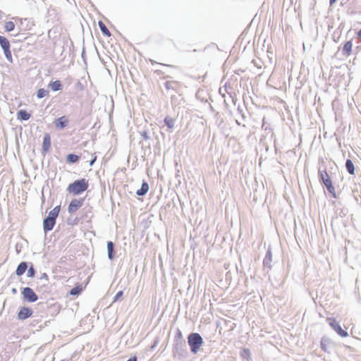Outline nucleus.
<instances>
[{"instance_id":"f257e3e1","label":"nucleus","mask_w":361,"mask_h":361,"mask_svg":"<svg viewBox=\"0 0 361 361\" xmlns=\"http://www.w3.org/2000/svg\"><path fill=\"white\" fill-rule=\"evenodd\" d=\"M88 187V180L85 178H81L69 184L67 190L70 194L78 195L87 190Z\"/></svg>"},{"instance_id":"f03ea898","label":"nucleus","mask_w":361,"mask_h":361,"mask_svg":"<svg viewBox=\"0 0 361 361\" xmlns=\"http://www.w3.org/2000/svg\"><path fill=\"white\" fill-rule=\"evenodd\" d=\"M188 339L191 351L196 354L203 343L202 338L199 334L192 333L188 336Z\"/></svg>"},{"instance_id":"7ed1b4c3","label":"nucleus","mask_w":361,"mask_h":361,"mask_svg":"<svg viewBox=\"0 0 361 361\" xmlns=\"http://www.w3.org/2000/svg\"><path fill=\"white\" fill-rule=\"evenodd\" d=\"M319 176H320V178L322 179L323 183L326 187L328 191L330 193H332V194H334V195H335L334 187L332 185L331 180L328 173L326 172V171L320 172Z\"/></svg>"},{"instance_id":"20e7f679","label":"nucleus","mask_w":361,"mask_h":361,"mask_svg":"<svg viewBox=\"0 0 361 361\" xmlns=\"http://www.w3.org/2000/svg\"><path fill=\"white\" fill-rule=\"evenodd\" d=\"M22 295L26 301L34 302L38 300V297L31 288L25 287L22 290Z\"/></svg>"},{"instance_id":"39448f33","label":"nucleus","mask_w":361,"mask_h":361,"mask_svg":"<svg viewBox=\"0 0 361 361\" xmlns=\"http://www.w3.org/2000/svg\"><path fill=\"white\" fill-rule=\"evenodd\" d=\"M32 314L33 311L32 308L28 307H22L18 313V318L20 320H25L30 317Z\"/></svg>"},{"instance_id":"423d86ee","label":"nucleus","mask_w":361,"mask_h":361,"mask_svg":"<svg viewBox=\"0 0 361 361\" xmlns=\"http://www.w3.org/2000/svg\"><path fill=\"white\" fill-rule=\"evenodd\" d=\"M83 204V199H74L68 205V212L75 213Z\"/></svg>"},{"instance_id":"0eeeda50","label":"nucleus","mask_w":361,"mask_h":361,"mask_svg":"<svg viewBox=\"0 0 361 361\" xmlns=\"http://www.w3.org/2000/svg\"><path fill=\"white\" fill-rule=\"evenodd\" d=\"M56 128L62 129L66 127L68 124V119L66 116H61L56 119L54 122Z\"/></svg>"},{"instance_id":"6e6552de","label":"nucleus","mask_w":361,"mask_h":361,"mask_svg":"<svg viewBox=\"0 0 361 361\" xmlns=\"http://www.w3.org/2000/svg\"><path fill=\"white\" fill-rule=\"evenodd\" d=\"M55 224H56L55 220H54L51 218L47 217L44 220V222H43V226H44V231L47 232V231L52 230Z\"/></svg>"},{"instance_id":"1a4fd4ad","label":"nucleus","mask_w":361,"mask_h":361,"mask_svg":"<svg viewBox=\"0 0 361 361\" xmlns=\"http://www.w3.org/2000/svg\"><path fill=\"white\" fill-rule=\"evenodd\" d=\"M352 48H353L352 42L351 41L346 42L343 44V49H342L343 54L345 55V56H349L351 54Z\"/></svg>"},{"instance_id":"9d476101","label":"nucleus","mask_w":361,"mask_h":361,"mask_svg":"<svg viewBox=\"0 0 361 361\" xmlns=\"http://www.w3.org/2000/svg\"><path fill=\"white\" fill-rule=\"evenodd\" d=\"M51 147V137L49 134H45L44 136L43 143H42V149L47 152L49 150Z\"/></svg>"},{"instance_id":"9b49d317","label":"nucleus","mask_w":361,"mask_h":361,"mask_svg":"<svg viewBox=\"0 0 361 361\" xmlns=\"http://www.w3.org/2000/svg\"><path fill=\"white\" fill-rule=\"evenodd\" d=\"M18 119L21 121H27L30 118L31 115L25 110H20L17 114Z\"/></svg>"},{"instance_id":"f8f14e48","label":"nucleus","mask_w":361,"mask_h":361,"mask_svg":"<svg viewBox=\"0 0 361 361\" xmlns=\"http://www.w3.org/2000/svg\"><path fill=\"white\" fill-rule=\"evenodd\" d=\"M148 190H149L148 183L146 182H143L142 183L140 189L137 190L136 194L140 196L144 195L148 192Z\"/></svg>"},{"instance_id":"ddd939ff","label":"nucleus","mask_w":361,"mask_h":361,"mask_svg":"<svg viewBox=\"0 0 361 361\" xmlns=\"http://www.w3.org/2000/svg\"><path fill=\"white\" fill-rule=\"evenodd\" d=\"M27 268V263L25 262H21L16 269V274L18 276L23 275Z\"/></svg>"},{"instance_id":"4468645a","label":"nucleus","mask_w":361,"mask_h":361,"mask_svg":"<svg viewBox=\"0 0 361 361\" xmlns=\"http://www.w3.org/2000/svg\"><path fill=\"white\" fill-rule=\"evenodd\" d=\"M98 25L104 35L106 37H110L111 35L110 31L102 21H99Z\"/></svg>"},{"instance_id":"2eb2a0df","label":"nucleus","mask_w":361,"mask_h":361,"mask_svg":"<svg viewBox=\"0 0 361 361\" xmlns=\"http://www.w3.org/2000/svg\"><path fill=\"white\" fill-rule=\"evenodd\" d=\"M0 45L2 48V49H8L11 47L10 42L8 39L0 35Z\"/></svg>"},{"instance_id":"dca6fc26","label":"nucleus","mask_w":361,"mask_h":361,"mask_svg":"<svg viewBox=\"0 0 361 361\" xmlns=\"http://www.w3.org/2000/svg\"><path fill=\"white\" fill-rule=\"evenodd\" d=\"M59 212L60 206H56L51 211H50L48 217L56 221V219L59 216Z\"/></svg>"},{"instance_id":"f3484780","label":"nucleus","mask_w":361,"mask_h":361,"mask_svg":"<svg viewBox=\"0 0 361 361\" xmlns=\"http://www.w3.org/2000/svg\"><path fill=\"white\" fill-rule=\"evenodd\" d=\"M346 169L348 171V173L351 175H353L355 173V166L353 163L350 159H347L345 163Z\"/></svg>"},{"instance_id":"a211bd4d","label":"nucleus","mask_w":361,"mask_h":361,"mask_svg":"<svg viewBox=\"0 0 361 361\" xmlns=\"http://www.w3.org/2000/svg\"><path fill=\"white\" fill-rule=\"evenodd\" d=\"M83 288L82 285L79 284L70 290V294L72 295H79L82 291Z\"/></svg>"},{"instance_id":"6ab92c4d","label":"nucleus","mask_w":361,"mask_h":361,"mask_svg":"<svg viewBox=\"0 0 361 361\" xmlns=\"http://www.w3.org/2000/svg\"><path fill=\"white\" fill-rule=\"evenodd\" d=\"M49 85L51 88V90L54 91L60 90H61V87H62L61 81H59V80H56V81L51 82L49 83Z\"/></svg>"},{"instance_id":"aec40b11","label":"nucleus","mask_w":361,"mask_h":361,"mask_svg":"<svg viewBox=\"0 0 361 361\" xmlns=\"http://www.w3.org/2000/svg\"><path fill=\"white\" fill-rule=\"evenodd\" d=\"M15 29V23L13 21H7L4 24V30L6 32H11Z\"/></svg>"},{"instance_id":"412c9836","label":"nucleus","mask_w":361,"mask_h":361,"mask_svg":"<svg viewBox=\"0 0 361 361\" xmlns=\"http://www.w3.org/2000/svg\"><path fill=\"white\" fill-rule=\"evenodd\" d=\"M334 330L341 337L348 336V332L343 330L340 325L334 329Z\"/></svg>"},{"instance_id":"4be33fe9","label":"nucleus","mask_w":361,"mask_h":361,"mask_svg":"<svg viewBox=\"0 0 361 361\" xmlns=\"http://www.w3.org/2000/svg\"><path fill=\"white\" fill-rule=\"evenodd\" d=\"M174 119L170 116H166L165 118H164V123L167 126V127L169 128H173L174 126Z\"/></svg>"},{"instance_id":"5701e85b","label":"nucleus","mask_w":361,"mask_h":361,"mask_svg":"<svg viewBox=\"0 0 361 361\" xmlns=\"http://www.w3.org/2000/svg\"><path fill=\"white\" fill-rule=\"evenodd\" d=\"M66 159L69 163H75L79 160V157L76 154H70L67 156Z\"/></svg>"},{"instance_id":"b1692460","label":"nucleus","mask_w":361,"mask_h":361,"mask_svg":"<svg viewBox=\"0 0 361 361\" xmlns=\"http://www.w3.org/2000/svg\"><path fill=\"white\" fill-rule=\"evenodd\" d=\"M327 321H328V323L331 326V327L334 329H335L336 326H338V325H340L336 319L335 318H333V317H330V318H328L327 319Z\"/></svg>"},{"instance_id":"393cba45","label":"nucleus","mask_w":361,"mask_h":361,"mask_svg":"<svg viewBox=\"0 0 361 361\" xmlns=\"http://www.w3.org/2000/svg\"><path fill=\"white\" fill-rule=\"evenodd\" d=\"M48 93H49V92L47 90H45L44 88H41L37 91V97L39 99H41V98L44 97L45 96H47L48 94Z\"/></svg>"},{"instance_id":"a878e982","label":"nucleus","mask_w":361,"mask_h":361,"mask_svg":"<svg viewBox=\"0 0 361 361\" xmlns=\"http://www.w3.org/2000/svg\"><path fill=\"white\" fill-rule=\"evenodd\" d=\"M4 52L6 58L8 59V61L11 62L13 60V58H12V54H11L10 48L4 49Z\"/></svg>"},{"instance_id":"bb28decb","label":"nucleus","mask_w":361,"mask_h":361,"mask_svg":"<svg viewBox=\"0 0 361 361\" xmlns=\"http://www.w3.org/2000/svg\"><path fill=\"white\" fill-rule=\"evenodd\" d=\"M321 348L324 351L327 350V340L322 339L321 341Z\"/></svg>"},{"instance_id":"cd10ccee","label":"nucleus","mask_w":361,"mask_h":361,"mask_svg":"<svg viewBox=\"0 0 361 361\" xmlns=\"http://www.w3.org/2000/svg\"><path fill=\"white\" fill-rule=\"evenodd\" d=\"M35 274V269L32 267H30L27 271V276L28 277H34Z\"/></svg>"},{"instance_id":"c85d7f7f","label":"nucleus","mask_w":361,"mask_h":361,"mask_svg":"<svg viewBox=\"0 0 361 361\" xmlns=\"http://www.w3.org/2000/svg\"><path fill=\"white\" fill-rule=\"evenodd\" d=\"M107 249H108V252H113L114 250V244L112 242H108L107 243Z\"/></svg>"},{"instance_id":"c756f323","label":"nucleus","mask_w":361,"mask_h":361,"mask_svg":"<svg viewBox=\"0 0 361 361\" xmlns=\"http://www.w3.org/2000/svg\"><path fill=\"white\" fill-rule=\"evenodd\" d=\"M122 295H123V291H121H121H118V292L116 294V295H115V297H114V301L118 300V299H119Z\"/></svg>"},{"instance_id":"7c9ffc66","label":"nucleus","mask_w":361,"mask_h":361,"mask_svg":"<svg viewBox=\"0 0 361 361\" xmlns=\"http://www.w3.org/2000/svg\"><path fill=\"white\" fill-rule=\"evenodd\" d=\"M53 307H56L55 314H58L61 311V306L59 305H53Z\"/></svg>"},{"instance_id":"2f4dec72","label":"nucleus","mask_w":361,"mask_h":361,"mask_svg":"<svg viewBox=\"0 0 361 361\" xmlns=\"http://www.w3.org/2000/svg\"><path fill=\"white\" fill-rule=\"evenodd\" d=\"M108 255H109V259H112L114 258L113 252H108Z\"/></svg>"},{"instance_id":"473e14b6","label":"nucleus","mask_w":361,"mask_h":361,"mask_svg":"<svg viewBox=\"0 0 361 361\" xmlns=\"http://www.w3.org/2000/svg\"><path fill=\"white\" fill-rule=\"evenodd\" d=\"M127 361H137V357L135 356L130 358L129 360H128Z\"/></svg>"},{"instance_id":"72a5a7b5","label":"nucleus","mask_w":361,"mask_h":361,"mask_svg":"<svg viewBox=\"0 0 361 361\" xmlns=\"http://www.w3.org/2000/svg\"><path fill=\"white\" fill-rule=\"evenodd\" d=\"M357 37H358L359 39L361 41V30L360 31H358Z\"/></svg>"},{"instance_id":"f704fd0d","label":"nucleus","mask_w":361,"mask_h":361,"mask_svg":"<svg viewBox=\"0 0 361 361\" xmlns=\"http://www.w3.org/2000/svg\"><path fill=\"white\" fill-rule=\"evenodd\" d=\"M336 1H337V0H330V1H329V4H330V5H331V6H332L334 4H335V3H336Z\"/></svg>"},{"instance_id":"c9c22d12","label":"nucleus","mask_w":361,"mask_h":361,"mask_svg":"<svg viewBox=\"0 0 361 361\" xmlns=\"http://www.w3.org/2000/svg\"><path fill=\"white\" fill-rule=\"evenodd\" d=\"M95 160H96V157L90 161V166L93 165V164L94 163Z\"/></svg>"},{"instance_id":"e433bc0d","label":"nucleus","mask_w":361,"mask_h":361,"mask_svg":"<svg viewBox=\"0 0 361 361\" xmlns=\"http://www.w3.org/2000/svg\"><path fill=\"white\" fill-rule=\"evenodd\" d=\"M244 352H245V353H247V354H249V353H250V351H249V350H247V349L244 350Z\"/></svg>"}]
</instances>
